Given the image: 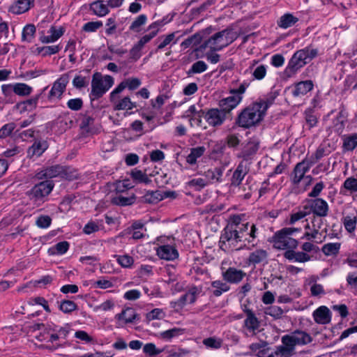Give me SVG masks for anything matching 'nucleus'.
Here are the masks:
<instances>
[{"label":"nucleus","mask_w":357,"mask_h":357,"mask_svg":"<svg viewBox=\"0 0 357 357\" xmlns=\"http://www.w3.org/2000/svg\"><path fill=\"white\" fill-rule=\"evenodd\" d=\"M273 100L274 98L260 100L247 107L238 114L236 123L244 128H249L258 124L263 119Z\"/></svg>","instance_id":"nucleus-1"},{"label":"nucleus","mask_w":357,"mask_h":357,"mask_svg":"<svg viewBox=\"0 0 357 357\" xmlns=\"http://www.w3.org/2000/svg\"><path fill=\"white\" fill-rule=\"evenodd\" d=\"M312 341V338L307 333L296 330L290 334L282 337V344L280 345L278 354H280V356L290 357L294 354L296 345H305Z\"/></svg>","instance_id":"nucleus-2"},{"label":"nucleus","mask_w":357,"mask_h":357,"mask_svg":"<svg viewBox=\"0 0 357 357\" xmlns=\"http://www.w3.org/2000/svg\"><path fill=\"white\" fill-rule=\"evenodd\" d=\"M318 54L317 49L305 47L296 51L291 59L284 70V73L288 77L295 75L297 71L305 65L312 61Z\"/></svg>","instance_id":"nucleus-3"},{"label":"nucleus","mask_w":357,"mask_h":357,"mask_svg":"<svg viewBox=\"0 0 357 357\" xmlns=\"http://www.w3.org/2000/svg\"><path fill=\"white\" fill-rule=\"evenodd\" d=\"M236 38V33L230 29H224L219 31L202 45V48H209L211 51H220L232 43Z\"/></svg>","instance_id":"nucleus-4"},{"label":"nucleus","mask_w":357,"mask_h":357,"mask_svg":"<svg viewBox=\"0 0 357 357\" xmlns=\"http://www.w3.org/2000/svg\"><path fill=\"white\" fill-rule=\"evenodd\" d=\"M301 228L285 227L277 231L273 236V246L276 249H295L298 242L291 237L296 232H300Z\"/></svg>","instance_id":"nucleus-5"},{"label":"nucleus","mask_w":357,"mask_h":357,"mask_svg":"<svg viewBox=\"0 0 357 357\" xmlns=\"http://www.w3.org/2000/svg\"><path fill=\"white\" fill-rule=\"evenodd\" d=\"M249 85L248 82H243L238 88L229 90L231 96L219 101V107L227 115L241 103Z\"/></svg>","instance_id":"nucleus-6"},{"label":"nucleus","mask_w":357,"mask_h":357,"mask_svg":"<svg viewBox=\"0 0 357 357\" xmlns=\"http://www.w3.org/2000/svg\"><path fill=\"white\" fill-rule=\"evenodd\" d=\"M114 78L110 75L102 76L99 73L93 75L90 98L96 100L101 98L114 84Z\"/></svg>","instance_id":"nucleus-7"},{"label":"nucleus","mask_w":357,"mask_h":357,"mask_svg":"<svg viewBox=\"0 0 357 357\" xmlns=\"http://www.w3.org/2000/svg\"><path fill=\"white\" fill-rule=\"evenodd\" d=\"M156 248V254L159 258L167 261H173L178 257V252L176 248L175 240L171 236H160Z\"/></svg>","instance_id":"nucleus-8"},{"label":"nucleus","mask_w":357,"mask_h":357,"mask_svg":"<svg viewBox=\"0 0 357 357\" xmlns=\"http://www.w3.org/2000/svg\"><path fill=\"white\" fill-rule=\"evenodd\" d=\"M237 229L232 227H225L220 239V248L225 251L238 250L242 249L243 244L239 238Z\"/></svg>","instance_id":"nucleus-9"},{"label":"nucleus","mask_w":357,"mask_h":357,"mask_svg":"<svg viewBox=\"0 0 357 357\" xmlns=\"http://www.w3.org/2000/svg\"><path fill=\"white\" fill-rule=\"evenodd\" d=\"M54 185L50 181H45L35 185L27 192L29 199L36 206H40L45 201V197L52 192Z\"/></svg>","instance_id":"nucleus-10"},{"label":"nucleus","mask_w":357,"mask_h":357,"mask_svg":"<svg viewBox=\"0 0 357 357\" xmlns=\"http://www.w3.org/2000/svg\"><path fill=\"white\" fill-rule=\"evenodd\" d=\"M123 91L115 88L109 94V101L112 104L114 110H131L137 107V104L132 102L130 97H121L120 93Z\"/></svg>","instance_id":"nucleus-11"},{"label":"nucleus","mask_w":357,"mask_h":357,"mask_svg":"<svg viewBox=\"0 0 357 357\" xmlns=\"http://www.w3.org/2000/svg\"><path fill=\"white\" fill-rule=\"evenodd\" d=\"M236 232L238 233L243 247L246 245V243H251L252 246H255V241L259 234V229L255 224L245 222L244 225H240V227H237Z\"/></svg>","instance_id":"nucleus-12"},{"label":"nucleus","mask_w":357,"mask_h":357,"mask_svg":"<svg viewBox=\"0 0 357 357\" xmlns=\"http://www.w3.org/2000/svg\"><path fill=\"white\" fill-rule=\"evenodd\" d=\"M68 83V75H62L52 84V86L48 94V99L52 100L54 99H61L63 93L66 91L67 84Z\"/></svg>","instance_id":"nucleus-13"},{"label":"nucleus","mask_w":357,"mask_h":357,"mask_svg":"<svg viewBox=\"0 0 357 357\" xmlns=\"http://www.w3.org/2000/svg\"><path fill=\"white\" fill-rule=\"evenodd\" d=\"M57 331V326L48 324L45 328V333L40 334L38 339L40 341L47 340V342L52 344V347H47L49 349L54 350L60 347L61 344L56 343L60 340Z\"/></svg>","instance_id":"nucleus-14"},{"label":"nucleus","mask_w":357,"mask_h":357,"mask_svg":"<svg viewBox=\"0 0 357 357\" xmlns=\"http://www.w3.org/2000/svg\"><path fill=\"white\" fill-rule=\"evenodd\" d=\"M227 114L221 109H210L204 112V119L210 126H221L225 121Z\"/></svg>","instance_id":"nucleus-15"},{"label":"nucleus","mask_w":357,"mask_h":357,"mask_svg":"<svg viewBox=\"0 0 357 357\" xmlns=\"http://www.w3.org/2000/svg\"><path fill=\"white\" fill-rule=\"evenodd\" d=\"M259 147V142L255 139H250L243 146L241 151L238 153L237 157L243 158L244 161H248L254 157Z\"/></svg>","instance_id":"nucleus-16"},{"label":"nucleus","mask_w":357,"mask_h":357,"mask_svg":"<svg viewBox=\"0 0 357 357\" xmlns=\"http://www.w3.org/2000/svg\"><path fill=\"white\" fill-rule=\"evenodd\" d=\"M312 165L307 161L303 160L295 166L292 172L291 181L294 184L298 185L304 178L306 172L309 171Z\"/></svg>","instance_id":"nucleus-17"},{"label":"nucleus","mask_w":357,"mask_h":357,"mask_svg":"<svg viewBox=\"0 0 357 357\" xmlns=\"http://www.w3.org/2000/svg\"><path fill=\"white\" fill-rule=\"evenodd\" d=\"M314 321L321 325H326L331 321L332 313L328 307L321 305L312 313Z\"/></svg>","instance_id":"nucleus-18"},{"label":"nucleus","mask_w":357,"mask_h":357,"mask_svg":"<svg viewBox=\"0 0 357 357\" xmlns=\"http://www.w3.org/2000/svg\"><path fill=\"white\" fill-rule=\"evenodd\" d=\"M47 89V86L43 88L38 94L35 95L31 98L17 103L16 105L17 109H19L20 113H23L26 111H32L36 109L38 100Z\"/></svg>","instance_id":"nucleus-19"},{"label":"nucleus","mask_w":357,"mask_h":357,"mask_svg":"<svg viewBox=\"0 0 357 357\" xmlns=\"http://www.w3.org/2000/svg\"><path fill=\"white\" fill-rule=\"evenodd\" d=\"M246 273L243 271L236 269L234 267H229L225 271L222 273V276L224 280L233 284L239 283L242 281Z\"/></svg>","instance_id":"nucleus-20"},{"label":"nucleus","mask_w":357,"mask_h":357,"mask_svg":"<svg viewBox=\"0 0 357 357\" xmlns=\"http://www.w3.org/2000/svg\"><path fill=\"white\" fill-rule=\"evenodd\" d=\"M204 111L198 109L195 105H191L183 115V118L189 119L190 124L195 123L197 126L202 125V119L204 118Z\"/></svg>","instance_id":"nucleus-21"},{"label":"nucleus","mask_w":357,"mask_h":357,"mask_svg":"<svg viewBox=\"0 0 357 357\" xmlns=\"http://www.w3.org/2000/svg\"><path fill=\"white\" fill-rule=\"evenodd\" d=\"M244 312L246 314V319L244 320V326L249 332L255 334L260 326L259 321L251 310L246 309Z\"/></svg>","instance_id":"nucleus-22"},{"label":"nucleus","mask_w":357,"mask_h":357,"mask_svg":"<svg viewBox=\"0 0 357 357\" xmlns=\"http://www.w3.org/2000/svg\"><path fill=\"white\" fill-rule=\"evenodd\" d=\"M310 209L314 214L319 217H325L328 214V205L325 200L317 198L312 201Z\"/></svg>","instance_id":"nucleus-23"},{"label":"nucleus","mask_w":357,"mask_h":357,"mask_svg":"<svg viewBox=\"0 0 357 357\" xmlns=\"http://www.w3.org/2000/svg\"><path fill=\"white\" fill-rule=\"evenodd\" d=\"M248 172V168L247 165L244 164L243 161L241 162L232 175L231 185L234 186L239 185Z\"/></svg>","instance_id":"nucleus-24"},{"label":"nucleus","mask_w":357,"mask_h":357,"mask_svg":"<svg viewBox=\"0 0 357 357\" xmlns=\"http://www.w3.org/2000/svg\"><path fill=\"white\" fill-rule=\"evenodd\" d=\"M48 148V144L46 141H36L27 151V155L30 158L39 157Z\"/></svg>","instance_id":"nucleus-25"},{"label":"nucleus","mask_w":357,"mask_h":357,"mask_svg":"<svg viewBox=\"0 0 357 357\" xmlns=\"http://www.w3.org/2000/svg\"><path fill=\"white\" fill-rule=\"evenodd\" d=\"M313 89V83L311 80L298 82L292 89V95L294 97L305 96Z\"/></svg>","instance_id":"nucleus-26"},{"label":"nucleus","mask_w":357,"mask_h":357,"mask_svg":"<svg viewBox=\"0 0 357 357\" xmlns=\"http://www.w3.org/2000/svg\"><path fill=\"white\" fill-rule=\"evenodd\" d=\"M229 289L230 286L227 282L218 280L211 282L209 291L211 292L213 296L219 297L222 294L229 291Z\"/></svg>","instance_id":"nucleus-27"},{"label":"nucleus","mask_w":357,"mask_h":357,"mask_svg":"<svg viewBox=\"0 0 357 357\" xmlns=\"http://www.w3.org/2000/svg\"><path fill=\"white\" fill-rule=\"evenodd\" d=\"M298 17L294 16L291 13H285L282 15L278 20V26L283 29H287L289 27L293 26L298 22Z\"/></svg>","instance_id":"nucleus-28"},{"label":"nucleus","mask_w":357,"mask_h":357,"mask_svg":"<svg viewBox=\"0 0 357 357\" xmlns=\"http://www.w3.org/2000/svg\"><path fill=\"white\" fill-rule=\"evenodd\" d=\"M33 3L34 0H18L10 7V10L14 14H22L28 11Z\"/></svg>","instance_id":"nucleus-29"},{"label":"nucleus","mask_w":357,"mask_h":357,"mask_svg":"<svg viewBox=\"0 0 357 357\" xmlns=\"http://www.w3.org/2000/svg\"><path fill=\"white\" fill-rule=\"evenodd\" d=\"M201 292V287L192 286L189 288L188 291L185 294L181 296L179 301L183 304L185 303H193Z\"/></svg>","instance_id":"nucleus-30"},{"label":"nucleus","mask_w":357,"mask_h":357,"mask_svg":"<svg viewBox=\"0 0 357 357\" xmlns=\"http://www.w3.org/2000/svg\"><path fill=\"white\" fill-rule=\"evenodd\" d=\"M137 317L135 310L132 307H128L115 316L116 319L123 321L125 324L133 323L138 319Z\"/></svg>","instance_id":"nucleus-31"},{"label":"nucleus","mask_w":357,"mask_h":357,"mask_svg":"<svg viewBox=\"0 0 357 357\" xmlns=\"http://www.w3.org/2000/svg\"><path fill=\"white\" fill-rule=\"evenodd\" d=\"M90 10L98 17H104L109 12L108 6L102 1L98 0L90 5Z\"/></svg>","instance_id":"nucleus-32"},{"label":"nucleus","mask_w":357,"mask_h":357,"mask_svg":"<svg viewBox=\"0 0 357 357\" xmlns=\"http://www.w3.org/2000/svg\"><path fill=\"white\" fill-rule=\"evenodd\" d=\"M267 257L268 253L266 250L259 249L250 254L248 261L249 264L256 265L265 261Z\"/></svg>","instance_id":"nucleus-33"},{"label":"nucleus","mask_w":357,"mask_h":357,"mask_svg":"<svg viewBox=\"0 0 357 357\" xmlns=\"http://www.w3.org/2000/svg\"><path fill=\"white\" fill-rule=\"evenodd\" d=\"M142 84L141 80L137 77H130L122 81L117 86L119 90L123 91L128 89L130 91L135 90Z\"/></svg>","instance_id":"nucleus-34"},{"label":"nucleus","mask_w":357,"mask_h":357,"mask_svg":"<svg viewBox=\"0 0 357 357\" xmlns=\"http://www.w3.org/2000/svg\"><path fill=\"white\" fill-rule=\"evenodd\" d=\"M223 174V169L221 167H215L213 169H208L204 172L205 178L208 184L215 181H220L221 177Z\"/></svg>","instance_id":"nucleus-35"},{"label":"nucleus","mask_w":357,"mask_h":357,"mask_svg":"<svg viewBox=\"0 0 357 357\" xmlns=\"http://www.w3.org/2000/svg\"><path fill=\"white\" fill-rule=\"evenodd\" d=\"M205 151L206 148L204 146H197L191 149L190 154L186 157V162L191 165H195L197 158L202 156Z\"/></svg>","instance_id":"nucleus-36"},{"label":"nucleus","mask_w":357,"mask_h":357,"mask_svg":"<svg viewBox=\"0 0 357 357\" xmlns=\"http://www.w3.org/2000/svg\"><path fill=\"white\" fill-rule=\"evenodd\" d=\"M342 139V148L344 151H353L357 146V133L344 135Z\"/></svg>","instance_id":"nucleus-37"},{"label":"nucleus","mask_w":357,"mask_h":357,"mask_svg":"<svg viewBox=\"0 0 357 357\" xmlns=\"http://www.w3.org/2000/svg\"><path fill=\"white\" fill-rule=\"evenodd\" d=\"M13 86L14 93L20 96H27L33 91L32 87L25 83H15L13 84Z\"/></svg>","instance_id":"nucleus-38"},{"label":"nucleus","mask_w":357,"mask_h":357,"mask_svg":"<svg viewBox=\"0 0 357 357\" xmlns=\"http://www.w3.org/2000/svg\"><path fill=\"white\" fill-rule=\"evenodd\" d=\"M36 32V28L35 25L32 24H26L22 31V39L23 41H27L31 43L33 39Z\"/></svg>","instance_id":"nucleus-39"},{"label":"nucleus","mask_w":357,"mask_h":357,"mask_svg":"<svg viewBox=\"0 0 357 357\" xmlns=\"http://www.w3.org/2000/svg\"><path fill=\"white\" fill-rule=\"evenodd\" d=\"M341 244L340 243H329L322 247V252L326 256L337 255L339 253Z\"/></svg>","instance_id":"nucleus-40"},{"label":"nucleus","mask_w":357,"mask_h":357,"mask_svg":"<svg viewBox=\"0 0 357 357\" xmlns=\"http://www.w3.org/2000/svg\"><path fill=\"white\" fill-rule=\"evenodd\" d=\"M61 50V47L59 45H51V46H44L40 47H37L36 51L38 54H41L42 56H50L54 54L58 53Z\"/></svg>","instance_id":"nucleus-41"},{"label":"nucleus","mask_w":357,"mask_h":357,"mask_svg":"<svg viewBox=\"0 0 357 357\" xmlns=\"http://www.w3.org/2000/svg\"><path fill=\"white\" fill-rule=\"evenodd\" d=\"M135 197L132 195L130 197H124L121 195H116L112 199V203L119 206H129L135 202Z\"/></svg>","instance_id":"nucleus-42"},{"label":"nucleus","mask_w":357,"mask_h":357,"mask_svg":"<svg viewBox=\"0 0 357 357\" xmlns=\"http://www.w3.org/2000/svg\"><path fill=\"white\" fill-rule=\"evenodd\" d=\"M342 223L344 225V227L345 229L349 233H352L355 231L356 228V216H351V215H347L344 216L342 220Z\"/></svg>","instance_id":"nucleus-43"},{"label":"nucleus","mask_w":357,"mask_h":357,"mask_svg":"<svg viewBox=\"0 0 357 357\" xmlns=\"http://www.w3.org/2000/svg\"><path fill=\"white\" fill-rule=\"evenodd\" d=\"M130 175L131 177L138 183L148 184L151 181L146 173L137 169H133L131 172Z\"/></svg>","instance_id":"nucleus-44"},{"label":"nucleus","mask_w":357,"mask_h":357,"mask_svg":"<svg viewBox=\"0 0 357 357\" xmlns=\"http://www.w3.org/2000/svg\"><path fill=\"white\" fill-rule=\"evenodd\" d=\"M2 93L4 96L6 103H13V97L14 93V86L12 84H3L1 86Z\"/></svg>","instance_id":"nucleus-45"},{"label":"nucleus","mask_w":357,"mask_h":357,"mask_svg":"<svg viewBox=\"0 0 357 357\" xmlns=\"http://www.w3.org/2000/svg\"><path fill=\"white\" fill-rule=\"evenodd\" d=\"M208 66L203 61H198L194 63L190 69L188 71V75L202 73L207 70Z\"/></svg>","instance_id":"nucleus-46"},{"label":"nucleus","mask_w":357,"mask_h":357,"mask_svg":"<svg viewBox=\"0 0 357 357\" xmlns=\"http://www.w3.org/2000/svg\"><path fill=\"white\" fill-rule=\"evenodd\" d=\"M264 313L266 315H269L274 319H280L284 313L283 310L276 305H272L268 307H266L264 310Z\"/></svg>","instance_id":"nucleus-47"},{"label":"nucleus","mask_w":357,"mask_h":357,"mask_svg":"<svg viewBox=\"0 0 357 357\" xmlns=\"http://www.w3.org/2000/svg\"><path fill=\"white\" fill-rule=\"evenodd\" d=\"M208 185V182L203 178H193L188 181V185L194 188L195 190L199 191Z\"/></svg>","instance_id":"nucleus-48"},{"label":"nucleus","mask_w":357,"mask_h":357,"mask_svg":"<svg viewBox=\"0 0 357 357\" xmlns=\"http://www.w3.org/2000/svg\"><path fill=\"white\" fill-rule=\"evenodd\" d=\"M184 330L179 328H173L169 330L163 331L161 333V337L165 340H171L174 337H178L183 334Z\"/></svg>","instance_id":"nucleus-49"},{"label":"nucleus","mask_w":357,"mask_h":357,"mask_svg":"<svg viewBox=\"0 0 357 357\" xmlns=\"http://www.w3.org/2000/svg\"><path fill=\"white\" fill-rule=\"evenodd\" d=\"M147 21V17L144 14L139 15L130 26V30L139 31L140 27L145 24Z\"/></svg>","instance_id":"nucleus-50"},{"label":"nucleus","mask_w":357,"mask_h":357,"mask_svg":"<svg viewBox=\"0 0 357 357\" xmlns=\"http://www.w3.org/2000/svg\"><path fill=\"white\" fill-rule=\"evenodd\" d=\"M59 167H51L50 168H47L45 169L44 171L38 173L37 174V176L38 178L42 179L43 178H53L56 176L59 173Z\"/></svg>","instance_id":"nucleus-51"},{"label":"nucleus","mask_w":357,"mask_h":357,"mask_svg":"<svg viewBox=\"0 0 357 357\" xmlns=\"http://www.w3.org/2000/svg\"><path fill=\"white\" fill-rule=\"evenodd\" d=\"M305 119L307 125L310 128L314 127L318 122L317 116L314 114V111L311 109L305 110Z\"/></svg>","instance_id":"nucleus-52"},{"label":"nucleus","mask_w":357,"mask_h":357,"mask_svg":"<svg viewBox=\"0 0 357 357\" xmlns=\"http://www.w3.org/2000/svg\"><path fill=\"white\" fill-rule=\"evenodd\" d=\"M89 77L76 75L73 80V85L77 89H81L89 85Z\"/></svg>","instance_id":"nucleus-53"},{"label":"nucleus","mask_w":357,"mask_h":357,"mask_svg":"<svg viewBox=\"0 0 357 357\" xmlns=\"http://www.w3.org/2000/svg\"><path fill=\"white\" fill-rule=\"evenodd\" d=\"M203 344L207 348L219 349L222 346V341L215 337H210L203 340Z\"/></svg>","instance_id":"nucleus-54"},{"label":"nucleus","mask_w":357,"mask_h":357,"mask_svg":"<svg viewBox=\"0 0 357 357\" xmlns=\"http://www.w3.org/2000/svg\"><path fill=\"white\" fill-rule=\"evenodd\" d=\"M267 73V66L261 64L257 66L252 72V76L254 79L257 80H261L263 79Z\"/></svg>","instance_id":"nucleus-55"},{"label":"nucleus","mask_w":357,"mask_h":357,"mask_svg":"<svg viewBox=\"0 0 357 357\" xmlns=\"http://www.w3.org/2000/svg\"><path fill=\"white\" fill-rule=\"evenodd\" d=\"M77 305L72 301L65 300L61 302L59 309L64 313H70L75 310Z\"/></svg>","instance_id":"nucleus-56"},{"label":"nucleus","mask_w":357,"mask_h":357,"mask_svg":"<svg viewBox=\"0 0 357 357\" xmlns=\"http://www.w3.org/2000/svg\"><path fill=\"white\" fill-rule=\"evenodd\" d=\"M163 349L156 348L153 343H147L143 347V351L149 356H154L162 352Z\"/></svg>","instance_id":"nucleus-57"},{"label":"nucleus","mask_w":357,"mask_h":357,"mask_svg":"<svg viewBox=\"0 0 357 357\" xmlns=\"http://www.w3.org/2000/svg\"><path fill=\"white\" fill-rule=\"evenodd\" d=\"M67 107L73 111L80 110L84 105L83 100L80 98L70 99L67 103Z\"/></svg>","instance_id":"nucleus-58"},{"label":"nucleus","mask_w":357,"mask_h":357,"mask_svg":"<svg viewBox=\"0 0 357 357\" xmlns=\"http://www.w3.org/2000/svg\"><path fill=\"white\" fill-rule=\"evenodd\" d=\"M177 40H178L176 39L175 33H169L165 36V38L162 40L158 46V50H162L171 43L176 44Z\"/></svg>","instance_id":"nucleus-59"},{"label":"nucleus","mask_w":357,"mask_h":357,"mask_svg":"<svg viewBox=\"0 0 357 357\" xmlns=\"http://www.w3.org/2000/svg\"><path fill=\"white\" fill-rule=\"evenodd\" d=\"M343 187L350 192H357V178L354 177L347 178L344 182Z\"/></svg>","instance_id":"nucleus-60"},{"label":"nucleus","mask_w":357,"mask_h":357,"mask_svg":"<svg viewBox=\"0 0 357 357\" xmlns=\"http://www.w3.org/2000/svg\"><path fill=\"white\" fill-rule=\"evenodd\" d=\"M325 155L324 148L319 146L307 161L312 166Z\"/></svg>","instance_id":"nucleus-61"},{"label":"nucleus","mask_w":357,"mask_h":357,"mask_svg":"<svg viewBox=\"0 0 357 357\" xmlns=\"http://www.w3.org/2000/svg\"><path fill=\"white\" fill-rule=\"evenodd\" d=\"M146 201L150 203L157 202L163 199L160 191H149L144 195Z\"/></svg>","instance_id":"nucleus-62"},{"label":"nucleus","mask_w":357,"mask_h":357,"mask_svg":"<svg viewBox=\"0 0 357 357\" xmlns=\"http://www.w3.org/2000/svg\"><path fill=\"white\" fill-rule=\"evenodd\" d=\"M117 261L122 267L130 268L133 264L134 259L132 257L125 255L118 256Z\"/></svg>","instance_id":"nucleus-63"},{"label":"nucleus","mask_w":357,"mask_h":357,"mask_svg":"<svg viewBox=\"0 0 357 357\" xmlns=\"http://www.w3.org/2000/svg\"><path fill=\"white\" fill-rule=\"evenodd\" d=\"M280 350V346L277 347L275 351L269 354L268 349L262 347V349L258 351L256 354L258 357H284L280 356V354H278V351Z\"/></svg>","instance_id":"nucleus-64"}]
</instances>
